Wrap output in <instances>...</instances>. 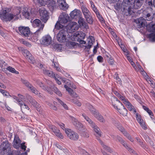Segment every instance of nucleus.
Listing matches in <instances>:
<instances>
[{"mask_svg": "<svg viewBox=\"0 0 155 155\" xmlns=\"http://www.w3.org/2000/svg\"><path fill=\"white\" fill-rule=\"evenodd\" d=\"M139 144L143 149H145V148H147V146L145 143L144 142H143L142 140L141 141H140V142H139Z\"/></svg>", "mask_w": 155, "mask_h": 155, "instance_id": "obj_58", "label": "nucleus"}, {"mask_svg": "<svg viewBox=\"0 0 155 155\" xmlns=\"http://www.w3.org/2000/svg\"><path fill=\"white\" fill-rule=\"evenodd\" d=\"M0 92L2 93L4 96H8V95L9 94L6 91L2 89H0Z\"/></svg>", "mask_w": 155, "mask_h": 155, "instance_id": "obj_55", "label": "nucleus"}, {"mask_svg": "<svg viewBox=\"0 0 155 155\" xmlns=\"http://www.w3.org/2000/svg\"><path fill=\"white\" fill-rule=\"evenodd\" d=\"M27 99L35 107L38 111H40L39 108L40 106V105L32 97L28 95L27 97Z\"/></svg>", "mask_w": 155, "mask_h": 155, "instance_id": "obj_17", "label": "nucleus"}, {"mask_svg": "<svg viewBox=\"0 0 155 155\" xmlns=\"http://www.w3.org/2000/svg\"><path fill=\"white\" fill-rule=\"evenodd\" d=\"M152 9L151 8H147L143 12V16L146 18V21H151L153 19V16L152 13L150 12H151Z\"/></svg>", "mask_w": 155, "mask_h": 155, "instance_id": "obj_10", "label": "nucleus"}, {"mask_svg": "<svg viewBox=\"0 0 155 155\" xmlns=\"http://www.w3.org/2000/svg\"><path fill=\"white\" fill-rule=\"evenodd\" d=\"M114 78L116 79L117 83L119 84L121 83V79L119 78L118 74L117 73H115L114 75Z\"/></svg>", "mask_w": 155, "mask_h": 155, "instance_id": "obj_52", "label": "nucleus"}, {"mask_svg": "<svg viewBox=\"0 0 155 155\" xmlns=\"http://www.w3.org/2000/svg\"><path fill=\"white\" fill-rule=\"evenodd\" d=\"M149 26L150 27V31L152 32L149 35V37L153 41H155V24L150 23L148 25V27Z\"/></svg>", "mask_w": 155, "mask_h": 155, "instance_id": "obj_15", "label": "nucleus"}, {"mask_svg": "<svg viewBox=\"0 0 155 155\" xmlns=\"http://www.w3.org/2000/svg\"><path fill=\"white\" fill-rule=\"evenodd\" d=\"M135 22L136 23L137 27L138 28L144 27L147 25L146 19L143 17H140L135 20Z\"/></svg>", "mask_w": 155, "mask_h": 155, "instance_id": "obj_13", "label": "nucleus"}, {"mask_svg": "<svg viewBox=\"0 0 155 155\" xmlns=\"http://www.w3.org/2000/svg\"><path fill=\"white\" fill-rule=\"evenodd\" d=\"M78 23L80 26H83L86 29L88 28V26L87 23L86 22L84 19L82 17H79L78 20Z\"/></svg>", "mask_w": 155, "mask_h": 155, "instance_id": "obj_31", "label": "nucleus"}, {"mask_svg": "<svg viewBox=\"0 0 155 155\" xmlns=\"http://www.w3.org/2000/svg\"><path fill=\"white\" fill-rule=\"evenodd\" d=\"M7 64L3 60H0V65L2 68L5 69V67L7 66Z\"/></svg>", "mask_w": 155, "mask_h": 155, "instance_id": "obj_53", "label": "nucleus"}, {"mask_svg": "<svg viewBox=\"0 0 155 155\" xmlns=\"http://www.w3.org/2000/svg\"><path fill=\"white\" fill-rule=\"evenodd\" d=\"M65 133L68 137L71 140H77L78 139V134L71 129L66 130Z\"/></svg>", "mask_w": 155, "mask_h": 155, "instance_id": "obj_6", "label": "nucleus"}, {"mask_svg": "<svg viewBox=\"0 0 155 155\" xmlns=\"http://www.w3.org/2000/svg\"><path fill=\"white\" fill-rule=\"evenodd\" d=\"M6 69L8 71H9L13 73H15L16 74H19V72L18 71H16L15 68H12V67L11 66H8L7 67V68H6Z\"/></svg>", "mask_w": 155, "mask_h": 155, "instance_id": "obj_45", "label": "nucleus"}, {"mask_svg": "<svg viewBox=\"0 0 155 155\" xmlns=\"http://www.w3.org/2000/svg\"><path fill=\"white\" fill-rule=\"evenodd\" d=\"M85 129L84 128V130H83L81 131V135L85 137H89V134L87 131H85Z\"/></svg>", "mask_w": 155, "mask_h": 155, "instance_id": "obj_48", "label": "nucleus"}, {"mask_svg": "<svg viewBox=\"0 0 155 155\" xmlns=\"http://www.w3.org/2000/svg\"><path fill=\"white\" fill-rule=\"evenodd\" d=\"M97 60H98V61L100 62H101V63H102V62H103V58L101 56H98L97 57Z\"/></svg>", "mask_w": 155, "mask_h": 155, "instance_id": "obj_64", "label": "nucleus"}, {"mask_svg": "<svg viewBox=\"0 0 155 155\" xmlns=\"http://www.w3.org/2000/svg\"><path fill=\"white\" fill-rule=\"evenodd\" d=\"M58 6L61 9L65 10L68 7L65 0H58Z\"/></svg>", "mask_w": 155, "mask_h": 155, "instance_id": "obj_20", "label": "nucleus"}, {"mask_svg": "<svg viewBox=\"0 0 155 155\" xmlns=\"http://www.w3.org/2000/svg\"><path fill=\"white\" fill-rule=\"evenodd\" d=\"M10 144L8 141H5L3 142L1 145L0 147L2 149V150L4 153L8 152L11 150Z\"/></svg>", "mask_w": 155, "mask_h": 155, "instance_id": "obj_16", "label": "nucleus"}, {"mask_svg": "<svg viewBox=\"0 0 155 155\" xmlns=\"http://www.w3.org/2000/svg\"><path fill=\"white\" fill-rule=\"evenodd\" d=\"M71 120L73 124L75 126L76 128L80 131L84 130L83 125L77 119L72 117H71Z\"/></svg>", "mask_w": 155, "mask_h": 155, "instance_id": "obj_9", "label": "nucleus"}, {"mask_svg": "<svg viewBox=\"0 0 155 155\" xmlns=\"http://www.w3.org/2000/svg\"><path fill=\"white\" fill-rule=\"evenodd\" d=\"M39 12L41 20L46 23L48 18V14L47 10L44 8H40Z\"/></svg>", "mask_w": 155, "mask_h": 155, "instance_id": "obj_8", "label": "nucleus"}, {"mask_svg": "<svg viewBox=\"0 0 155 155\" xmlns=\"http://www.w3.org/2000/svg\"><path fill=\"white\" fill-rule=\"evenodd\" d=\"M125 102L124 104L127 106L129 110L130 111L132 110L134 107L129 101H125Z\"/></svg>", "mask_w": 155, "mask_h": 155, "instance_id": "obj_43", "label": "nucleus"}, {"mask_svg": "<svg viewBox=\"0 0 155 155\" xmlns=\"http://www.w3.org/2000/svg\"><path fill=\"white\" fill-rule=\"evenodd\" d=\"M90 3L91 5V8L93 10L96 14L97 17L101 21L103 22V23H104L105 21L104 19L100 14L98 10L97 9V8L94 4L93 2L92 1H90Z\"/></svg>", "mask_w": 155, "mask_h": 155, "instance_id": "obj_14", "label": "nucleus"}, {"mask_svg": "<svg viewBox=\"0 0 155 155\" xmlns=\"http://www.w3.org/2000/svg\"><path fill=\"white\" fill-rule=\"evenodd\" d=\"M37 83L42 89L45 91H47L50 94H52V92L51 90L50 87H49L48 86H47L45 85L43 83L39 81H37Z\"/></svg>", "mask_w": 155, "mask_h": 155, "instance_id": "obj_24", "label": "nucleus"}, {"mask_svg": "<svg viewBox=\"0 0 155 155\" xmlns=\"http://www.w3.org/2000/svg\"><path fill=\"white\" fill-rule=\"evenodd\" d=\"M67 27L70 31V32H74L78 30L79 28L78 25L75 22H73L71 23Z\"/></svg>", "mask_w": 155, "mask_h": 155, "instance_id": "obj_18", "label": "nucleus"}, {"mask_svg": "<svg viewBox=\"0 0 155 155\" xmlns=\"http://www.w3.org/2000/svg\"><path fill=\"white\" fill-rule=\"evenodd\" d=\"M97 116L95 117L99 121L104 123L105 122V120L103 117V116L101 115L100 114H97Z\"/></svg>", "mask_w": 155, "mask_h": 155, "instance_id": "obj_42", "label": "nucleus"}, {"mask_svg": "<svg viewBox=\"0 0 155 155\" xmlns=\"http://www.w3.org/2000/svg\"><path fill=\"white\" fill-rule=\"evenodd\" d=\"M84 18L86 19V21L89 24H92L93 23V19L90 11L87 13H83Z\"/></svg>", "mask_w": 155, "mask_h": 155, "instance_id": "obj_21", "label": "nucleus"}, {"mask_svg": "<svg viewBox=\"0 0 155 155\" xmlns=\"http://www.w3.org/2000/svg\"><path fill=\"white\" fill-rule=\"evenodd\" d=\"M33 24L35 27H39L40 25H41L40 27L41 28L42 25L44 26L43 25L41 24V21L38 19L35 20L33 21Z\"/></svg>", "mask_w": 155, "mask_h": 155, "instance_id": "obj_40", "label": "nucleus"}, {"mask_svg": "<svg viewBox=\"0 0 155 155\" xmlns=\"http://www.w3.org/2000/svg\"><path fill=\"white\" fill-rule=\"evenodd\" d=\"M16 31L22 36L28 37L30 34V28L28 27L20 26L18 27Z\"/></svg>", "mask_w": 155, "mask_h": 155, "instance_id": "obj_4", "label": "nucleus"}, {"mask_svg": "<svg viewBox=\"0 0 155 155\" xmlns=\"http://www.w3.org/2000/svg\"><path fill=\"white\" fill-rule=\"evenodd\" d=\"M72 102L78 106H80L81 105V103L77 100H74Z\"/></svg>", "mask_w": 155, "mask_h": 155, "instance_id": "obj_60", "label": "nucleus"}, {"mask_svg": "<svg viewBox=\"0 0 155 155\" xmlns=\"http://www.w3.org/2000/svg\"><path fill=\"white\" fill-rule=\"evenodd\" d=\"M68 44L70 47L71 48L74 47L76 45V43L75 42L71 41H69Z\"/></svg>", "mask_w": 155, "mask_h": 155, "instance_id": "obj_59", "label": "nucleus"}, {"mask_svg": "<svg viewBox=\"0 0 155 155\" xmlns=\"http://www.w3.org/2000/svg\"><path fill=\"white\" fill-rule=\"evenodd\" d=\"M50 128L58 137L61 139L64 138L63 136L59 132V130L56 127L54 126H51L50 127Z\"/></svg>", "mask_w": 155, "mask_h": 155, "instance_id": "obj_19", "label": "nucleus"}, {"mask_svg": "<svg viewBox=\"0 0 155 155\" xmlns=\"http://www.w3.org/2000/svg\"><path fill=\"white\" fill-rule=\"evenodd\" d=\"M81 10L83 14L84 13H87L89 11V10L86 7V6L84 5H82L81 7Z\"/></svg>", "mask_w": 155, "mask_h": 155, "instance_id": "obj_54", "label": "nucleus"}, {"mask_svg": "<svg viewBox=\"0 0 155 155\" xmlns=\"http://www.w3.org/2000/svg\"><path fill=\"white\" fill-rule=\"evenodd\" d=\"M88 39L89 40L88 41L87 46H85V48L90 49L91 47V46L93 43L94 42L95 39L94 37L92 36H89Z\"/></svg>", "mask_w": 155, "mask_h": 155, "instance_id": "obj_30", "label": "nucleus"}, {"mask_svg": "<svg viewBox=\"0 0 155 155\" xmlns=\"http://www.w3.org/2000/svg\"><path fill=\"white\" fill-rule=\"evenodd\" d=\"M59 21H58L55 25V29L59 30L63 28L64 26Z\"/></svg>", "mask_w": 155, "mask_h": 155, "instance_id": "obj_46", "label": "nucleus"}, {"mask_svg": "<svg viewBox=\"0 0 155 155\" xmlns=\"http://www.w3.org/2000/svg\"><path fill=\"white\" fill-rule=\"evenodd\" d=\"M67 34L68 32L66 30L64 29L61 30L59 32L57 36V40L61 43L66 42Z\"/></svg>", "mask_w": 155, "mask_h": 155, "instance_id": "obj_5", "label": "nucleus"}, {"mask_svg": "<svg viewBox=\"0 0 155 155\" xmlns=\"http://www.w3.org/2000/svg\"><path fill=\"white\" fill-rule=\"evenodd\" d=\"M18 104L20 106L21 110H29L30 109L28 106L24 103H23L22 101L20 102Z\"/></svg>", "mask_w": 155, "mask_h": 155, "instance_id": "obj_39", "label": "nucleus"}, {"mask_svg": "<svg viewBox=\"0 0 155 155\" xmlns=\"http://www.w3.org/2000/svg\"><path fill=\"white\" fill-rule=\"evenodd\" d=\"M113 105L117 109L120 114L124 116H126L127 114V111L122 103L115 97L111 99Z\"/></svg>", "mask_w": 155, "mask_h": 155, "instance_id": "obj_3", "label": "nucleus"}, {"mask_svg": "<svg viewBox=\"0 0 155 155\" xmlns=\"http://www.w3.org/2000/svg\"><path fill=\"white\" fill-rule=\"evenodd\" d=\"M13 98L15 99L16 101L15 102L16 103H17L18 104L20 102H21L22 101L21 100V99L15 96H13Z\"/></svg>", "mask_w": 155, "mask_h": 155, "instance_id": "obj_63", "label": "nucleus"}, {"mask_svg": "<svg viewBox=\"0 0 155 155\" xmlns=\"http://www.w3.org/2000/svg\"><path fill=\"white\" fill-rule=\"evenodd\" d=\"M50 11H53L56 8V2L54 0H48L46 1V4Z\"/></svg>", "mask_w": 155, "mask_h": 155, "instance_id": "obj_22", "label": "nucleus"}, {"mask_svg": "<svg viewBox=\"0 0 155 155\" xmlns=\"http://www.w3.org/2000/svg\"><path fill=\"white\" fill-rule=\"evenodd\" d=\"M57 100L64 107L66 110H68V107L63 101H61L58 98H57Z\"/></svg>", "mask_w": 155, "mask_h": 155, "instance_id": "obj_44", "label": "nucleus"}, {"mask_svg": "<svg viewBox=\"0 0 155 155\" xmlns=\"http://www.w3.org/2000/svg\"><path fill=\"white\" fill-rule=\"evenodd\" d=\"M54 48L55 49H56L57 50H61L62 49V45L61 44H55L54 45Z\"/></svg>", "mask_w": 155, "mask_h": 155, "instance_id": "obj_51", "label": "nucleus"}, {"mask_svg": "<svg viewBox=\"0 0 155 155\" xmlns=\"http://www.w3.org/2000/svg\"><path fill=\"white\" fill-rule=\"evenodd\" d=\"M44 27L43 25H41V28H39L36 31L35 34H33L31 38V40L33 42H36L38 40V34L39 31H42Z\"/></svg>", "mask_w": 155, "mask_h": 155, "instance_id": "obj_28", "label": "nucleus"}, {"mask_svg": "<svg viewBox=\"0 0 155 155\" xmlns=\"http://www.w3.org/2000/svg\"><path fill=\"white\" fill-rule=\"evenodd\" d=\"M9 8H6L5 9L1 10L0 12V18L4 22H9L14 19L17 20L19 18L21 17L20 13L21 11L20 8L16 7L12 13H9Z\"/></svg>", "mask_w": 155, "mask_h": 155, "instance_id": "obj_2", "label": "nucleus"}, {"mask_svg": "<svg viewBox=\"0 0 155 155\" xmlns=\"http://www.w3.org/2000/svg\"><path fill=\"white\" fill-rule=\"evenodd\" d=\"M143 108L151 116H153V114L152 112L147 107L143 106Z\"/></svg>", "mask_w": 155, "mask_h": 155, "instance_id": "obj_47", "label": "nucleus"}, {"mask_svg": "<svg viewBox=\"0 0 155 155\" xmlns=\"http://www.w3.org/2000/svg\"><path fill=\"white\" fill-rule=\"evenodd\" d=\"M89 109L91 113L93 114V115L95 117L97 115V114H99L96 110L93 107V106H89Z\"/></svg>", "mask_w": 155, "mask_h": 155, "instance_id": "obj_41", "label": "nucleus"}, {"mask_svg": "<svg viewBox=\"0 0 155 155\" xmlns=\"http://www.w3.org/2000/svg\"><path fill=\"white\" fill-rule=\"evenodd\" d=\"M97 139L99 140L100 143H101V145L102 146L104 149L105 150L107 151L110 153L112 152V150L110 148V147L104 145L103 142L101 140H100L99 138H97Z\"/></svg>", "mask_w": 155, "mask_h": 155, "instance_id": "obj_35", "label": "nucleus"}, {"mask_svg": "<svg viewBox=\"0 0 155 155\" xmlns=\"http://www.w3.org/2000/svg\"><path fill=\"white\" fill-rule=\"evenodd\" d=\"M34 2H37L41 5H45L46 4V0H33Z\"/></svg>", "mask_w": 155, "mask_h": 155, "instance_id": "obj_50", "label": "nucleus"}, {"mask_svg": "<svg viewBox=\"0 0 155 155\" xmlns=\"http://www.w3.org/2000/svg\"><path fill=\"white\" fill-rule=\"evenodd\" d=\"M22 16L26 18L29 19L30 17V13L28 11L27 8H24L22 11Z\"/></svg>", "mask_w": 155, "mask_h": 155, "instance_id": "obj_33", "label": "nucleus"}, {"mask_svg": "<svg viewBox=\"0 0 155 155\" xmlns=\"http://www.w3.org/2000/svg\"><path fill=\"white\" fill-rule=\"evenodd\" d=\"M108 62L110 65H113L114 64V61L113 58L111 57L109 59Z\"/></svg>", "mask_w": 155, "mask_h": 155, "instance_id": "obj_61", "label": "nucleus"}, {"mask_svg": "<svg viewBox=\"0 0 155 155\" xmlns=\"http://www.w3.org/2000/svg\"><path fill=\"white\" fill-rule=\"evenodd\" d=\"M87 121L89 123L90 126L94 130L96 133L95 135L98 137L101 136V131H100V128L97 126L89 118Z\"/></svg>", "mask_w": 155, "mask_h": 155, "instance_id": "obj_7", "label": "nucleus"}, {"mask_svg": "<svg viewBox=\"0 0 155 155\" xmlns=\"http://www.w3.org/2000/svg\"><path fill=\"white\" fill-rule=\"evenodd\" d=\"M81 13V12L80 10L75 9L71 12L70 15L72 18L77 19L78 17H80V15Z\"/></svg>", "mask_w": 155, "mask_h": 155, "instance_id": "obj_25", "label": "nucleus"}, {"mask_svg": "<svg viewBox=\"0 0 155 155\" xmlns=\"http://www.w3.org/2000/svg\"><path fill=\"white\" fill-rule=\"evenodd\" d=\"M74 36H75L76 39H84L85 35L84 33L81 31L76 32L74 34Z\"/></svg>", "mask_w": 155, "mask_h": 155, "instance_id": "obj_29", "label": "nucleus"}, {"mask_svg": "<svg viewBox=\"0 0 155 155\" xmlns=\"http://www.w3.org/2000/svg\"><path fill=\"white\" fill-rule=\"evenodd\" d=\"M49 87H50L52 92L53 91H54L55 93L60 96L62 95V94L60 91L54 85H50V86Z\"/></svg>", "mask_w": 155, "mask_h": 155, "instance_id": "obj_32", "label": "nucleus"}, {"mask_svg": "<svg viewBox=\"0 0 155 155\" xmlns=\"http://www.w3.org/2000/svg\"><path fill=\"white\" fill-rule=\"evenodd\" d=\"M69 18L68 15L65 14L60 16L59 21L61 24H65L69 20Z\"/></svg>", "mask_w": 155, "mask_h": 155, "instance_id": "obj_23", "label": "nucleus"}, {"mask_svg": "<svg viewBox=\"0 0 155 155\" xmlns=\"http://www.w3.org/2000/svg\"><path fill=\"white\" fill-rule=\"evenodd\" d=\"M121 143L123 145V146L130 153H135V152L133 150L128 146L127 143L124 141V140L121 142Z\"/></svg>", "mask_w": 155, "mask_h": 155, "instance_id": "obj_36", "label": "nucleus"}, {"mask_svg": "<svg viewBox=\"0 0 155 155\" xmlns=\"http://www.w3.org/2000/svg\"><path fill=\"white\" fill-rule=\"evenodd\" d=\"M121 143L123 145V146L130 153H135V152L133 150L128 146L127 143L124 141V140L121 142Z\"/></svg>", "mask_w": 155, "mask_h": 155, "instance_id": "obj_37", "label": "nucleus"}, {"mask_svg": "<svg viewBox=\"0 0 155 155\" xmlns=\"http://www.w3.org/2000/svg\"><path fill=\"white\" fill-rule=\"evenodd\" d=\"M25 142H23L21 143L20 145V147H21V149L22 150H24V151L26 150L27 148V147L25 145Z\"/></svg>", "mask_w": 155, "mask_h": 155, "instance_id": "obj_56", "label": "nucleus"}, {"mask_svg": "<svg viewBox=\"0 0 155 155\" xmlns=\"http://www.w3.org/2000/svg\"><path fill=\"white\" fill-rule=\"evenodd\" d=\"M51 38L50 35H46L43 37L40 40V43L41 44L48 46L51 43Z\"/></svg>", "mask_w": 155, "mask_h": 155, "instance_id": "obj_12", "label": "nucleus"}, {"mask_svg": "<svg viewBox=\"0 0 155 155\" xmlns=\"http://www.w3.org/2000/svg\"><path fill=\"white\" fill-rule=\"evenodd\" d=\"M21 81L26 86L30 89L32 93L36 95H38L39 94V92L27 81L24 79H21Z\"/></svg>", "mask_w": 155, "mask_h": 155, "instance_id": "obj_11", "label": "nucleus"}, {"mask_svg": "<svg viewBox=\"0 0 155 155\" xmlns=\"http://www.w3.org/2000/svg\"><path fill=\"white\" fill-rule=\"evenodd\" d=\"M21 142L19 137L16 136H15L13 141V147L16 149H18L20 147V145Z\"/></svg>", "mask_w": 155, "mask_h": 155, "instance_id": "obj_27", "label": "nucleus"}, {"mask_svg": "<svg viewBox=\"0 0 155 155\" xmlns=\"http://www.w3.org/2000/svg\"><path fill=\"white\" fill-rule=\"evenodd\" d=\"M138 122L140 124L141 127L144 130H146L147 129V127L146 125H145L143 119L141 120L140 121H138Z\"/></svg>", "mask_w": 155, "mask_h": 155, "instance_id": "obj_49", "label": "nucleus"}, {"mask_svg": "<svg viewBox=\"0 0 155 155\" xmlns=\"http://www.w3.org/2000/svg\"><path fill=\"white\" fill-rule=\"evenodd\" d=\"M43 73L44 74L52 77H53L55 75L52 71L45 69H43Z\"/></svg>", "mask_w": 155, "mask_h": 155, "instance_id": "obj_38", "label": "nucleus"}, {"mask_svg": "<svg viewBox=\"0 0 155 155\" xmlns=\"http://www.w3.org/2000/svg\"><path fill=\"white\" fill-rule=\"evenodd\" d=\"M64 87L66 88V90L69 92V94H70L72 96L74 97H76V94L73 91L72 89L69 87H68L67 85L65 84L64 85Z\"/></svg>", "mask_w": 155, "mask_h": 155, "instance_id": "obj_34", "label": "nucleus"}, {"mask_svg": "<svg viewBox=\"0 0 155 155\" xmlns=\"http://www.w3.org/2000/svg\"><path fill=\"white\" fill-rule=\"evenodd\" d=\"M136 118L137 122L138 121H140L141 120H142V119H141V117L140 115L137 113L136 114Z\"/></svg>", "mask_w": 155, "mask_h": 155, "instance_id": "obj_62", "label": "nucleus"}, {"mask_svg": "<svg viewBox=\"0 0 155 155\" xmlns=\"http://www.w3.org/2000/svg\"><path fill=\"white\" fill-rule=\"evenodd\" d=\"M144 2V0H124L122 3V9L124 15H131L134 13V8H140Z\"/></svg>", "mask_w": 155, "mask_h": 155, "instance_id": "obj_1", "label": "nucleus"}, {"mask_svg": "<svg viewBox=\"0 0 155 155\" xmlns=\"http://www.w3.org/2000/svg\"><path fill=\"white\" fill-rule=\"evenodd\" d=\"M118 98H119L120 100L122 101H123V103H124V104H125V101H128L127 99L124 96H123L121 95H120V96L119 97H118Z\"/></svg>", "mask_w": 155, "mask_h": 155, "instance_id": "obj_57", "label": "nucleus"}, {"mask_svg": "<svg viewBox=\"0 0 155 155\" xmlns=\"http://www.w3.org/2000/svg\"><path fill=\"white\" fill-rule=\"evenodd\" d=\"M24 55L28 61L31 64H33L34 62V58L32 57L31 54L27 50L24 51Z\"/></svg>", "mask_w": 155, "mask_h": 155, "instance_id": "obj_26", "label": "nucleus"}]
</instances>
